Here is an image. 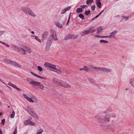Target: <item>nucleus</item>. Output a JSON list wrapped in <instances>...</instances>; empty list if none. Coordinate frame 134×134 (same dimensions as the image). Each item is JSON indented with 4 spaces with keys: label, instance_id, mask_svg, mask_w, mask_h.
Returning a JSON list of instances; mask_svg holds the SVG:
<instances>
[{
    "label": "nucleus",
    "instance_id": "680f3d73",
    "mask_svg": "<svg viewBox=\"0 0 134 134\" xmlns=\"http://www.w3.org/2000/svg\"><path fill=\"white\" fill-rule=\"evenodd\" d=\"M31 33L33 34H34V32L33 31H32L31 32Z\"/></svg>",
    "mask_w": 134,
    "mask_h": 134
},
{
    "label": "nucleus",
    "instance_id": "f03ea898",
    "mask_svg": "<svg viewBox=\"0 0 134 134\" xmlns=\"http://www.w3.org/2000/svg\"><path fill=\"white\" fill-rule=\"evenodd\" d=\"M25 109L29 114L33 117L35 119L37 120L39 119L38 116L36 114L33 109L31 107L28 106L26 108H25Z\"/></svg>",
    "mask_w": 134,
    "mask_h": 134
},
{
    "label": "nucleus",
    "instance_id": "f704fd0d",
    "mask_svg": "<svg viewBox=\"0 0 134 134\" xmlns=\"http://www.w3.org/2000/svg\"><path fill=\"white\" fill-rule=\"evenodd\" d=\"M88 81L91 83H94L95 82L94 80L92 79H88Z\"/></svg>",
    "mask_w": 134,
    "mask_h": 134
},
{
    "label": "nucleus",
    "instance_id": "f3484780",
    "mask_svg": "<svg viewBox=\"0 0 134 134\" xmlns=\"http://www.w3.org/2000/svg\"><path fill=\"white\" fill-rule=\"evenodd\" d=\"M8 85L10 86H12L13 87L16 89L18 90L19 91L20 90V89L17 87V86L15 85L12 84L11 82H9L8 83Z\"/></svg>",
    "mask_w": 134,
    "mask_h": 134
},
{
    "label": "nucleus",
    "instance_id": "8fccbe9b",
    "mask_svg": "<svg viewBox=\"0 0 134 134\" xmlns=\"http://www.w3.org/2000/svg\"><path fill=\"white\" fill-rule=\"evenodd\" d=\"M17 128L16 127V128L14 130L13 133L14 134H16L17 133Z\"/></svg>",
    "mask_w": 134,
    "mask_h": 134
},
{
    "label": "nucleus",
    "instance_id": "bb28decb",
    "mask_svg": "<svg viewBox=\"0 0 134 134\" xmlns=\"http://www.w3.org/2000/svg\"><path fill=\"white\" fill-rule=\"evenodd\" d=\"M55 70V71H54L56 72L58 74H61L62 73V72L61 70L60 69H56Z\"/></svg>",
    "mask_w": 134,
    "mask_h": 134
},
{
    "label": "nucleus",
    "instance_id": "e2e57ef3",
    "mask_svg": "<svg viewBox=\"0 0 134 134\" xmlns=\"http://www.w3.org/2000/svg\"><path fill=\"white\" fill-rule=\"evenodd\" d=\"M0 93H3V92L0 89Z\"/></svg>",
    "mask_w": 134,
    "mask_h": 134
},
{
    "label": "nucleus",
    "instance_id": "4c0bfd02",
    "mask_svg": "<svg viewBox=\"0 0 134 134\" xmlns=\"http://www.w3.org/2000/svg\"><path fill=\"white\" fill-rule=\"evenodd\" d=\"M12 48L14 50H15L16 49H18V48H20V47H19L17 46H13L12 47Z\"/></svg>",
    "mask_w": 134,
    "mask_h": 134
},
{
    "label": "nucleus",
    "instance_id": "de8ad7c7",
    "mask_svg": "<svg viewBox=\"0 0 134 134\" xmlns=\"http://www.w3.org/2000/svg\"><path fill=\"white\" fill-rule=\"evenodd\" d=\"M1 81L7 87H8L10 90H11V88L9 87V86H8L7 85H6L5 83L4 82H3L2 81Z\"/></svg>",
    "mask_w": 134,
    "mask_h": 134
},
{
    "label": "nucleus",
    "instance_id": "6e6d98bb",
    "mask_svg": "<svg viewBox=\"0 0 134 134\" xmlns=\"http://www.w3.org/2000/svg\"><path fill=\"white\" fill-rule=\"evenodd\" d=\"M80 71H82V70H84V68H81L80 69Z\"/></svg>",
    "mask_w": 134,
    "mask_h": 134
},
{
    "label": "nucleus",
    "instance_id": "338daca9",
    "mask_svg": "<svg viewBox=\"0 0 134 134\" xmlns=\"http://www.w3.org/2000/svg\"><path fill=\"white\" fill-rule=\"evenodd\" d=\"M2 114V113H0V115H1Z\"/></svg>",
    "mask_w": 134,
    "mask_h": 134
},
{
    "label": "nucleus",
    "instance_id": "393cba45",
    "mask_svg": "<svg viewBox=\"0 0 134 134\" xmlns=\"http://www.w3.org/2000/svg\"><path fill=\"white\" fill-rule=\"evenodd\" d=\"M96 3L99 8H100L101 7V3L100 2V1H96Z\"/></svg>",
    "mask_w": 134,
    "mask_h": 134
},
{
    "label": "nucleus",
    "instance_id": "f257e3e1",
    "mask_svg": "<svg viewBox=\"0 0 134 134\" xmlns=\"http://www.w3.org/2000/svg\"><path fill=\"white\" fill-rule=\"evenodd\" d=\"M20 9L25 14L30 15L33 17H35L36 15L29 8L26 7H22Z\"/></svg>",
    "mask_w": 134,
    "mask_h": 134
},
{
    "label": "nucleus",
    "instance_id": "3c124183",
    "mask_svg": "<svg viewBox=\"0 0 134 134\" xmlns=\"http://www.w3.org/2000/svg\"><path fill=\"white\" fill-rule=\"evenodd\" d=\"M81 7L82 8H84L86 7H87V6L86 5H81Z\"/></svg>",
    "mask_w": 134,
    "mask_h": 134
},
{
    "label": "nucleus",
    "instance_id": "a19ab883",
    "mask_svg": "<svg viewBox=\"0 0 134 134\" xmlns=\"http://www.w3.org/2000/svg\"><path fill=\"white\" fill-rule=\"evenodd\" d=\"M0 43L3 44L6 46L7 47H9V46L8 44L5 43L3 42L0 41Z\"/></svg>",
    "mask_w": 134,
    "mask_h": 134
},
{
    "label": "nucleus",
    "instance_id": "0eeeda50",
    "mask_svg": "<svg viewBox=\"0 0 134 134\" xmlns=\"http://www.w3.org/2000/svg\"><path fill=\"white\" fill-rule=\"evenodd\" d=\"M95 118L98 122L100 123H105L104 117L103 116H95Z\"/></svg>",
    "mask_w": 134,
    "mask_h": 134
},
{
    "label": "nucleus",
    "instance_id": "5701e85b",
    "mask_svg": "<svg viewBox=\"0 0 134 134\" xmlns=\"http://www.w3.org/2000/svg\"><path fill=\"white\" fill-rule=\"evenodd\" d=\"M31 74H32L34 76H36V77H37L38 78H41V79H45V80L46 79V78H45V77H42L39 76L38 75H36V74H35L33 72H31Z\"/></svg>",
    "mask_w": 134,
    "mask_h": 134
},
{
    "label": "nucleus",
    "instance_id": "dca6fc26",
    "mask_svg": "<svg viewBox=\"0 0 134 134\" xmlns=\"http://www.w3.org/2000/svg\"><path fill=\"white\" fill-rule=\"evenodd\" d=\"M71 8V7L69 6L66 8L63 9L61 12V14H63L66 12V11L69 10Z\"/></svg>",
    "mask_w": 134,
    "mask_h": 134
},
{
    "label": "nucleus",
    "instance_id": "c03bdc74",
    "mask_svg": "<svg viewBox=\"0 0 134 134\" xmlns=\"http://www.w3.org/2000/svg\"><path fill=\"white\" fill-rule=\"evenodd\" d=\"M90 10L86 11L85 12V13L87 15H88L90 13Z\"/></svg>",
    "mask_w": 134,
    "mask_h": 134
},
{
    "label": "nucleus",
    "instance_id": "603ef678",
    "mask_svg": "<svg viewBox=\"0 0 134 134\" xmlns=\"http://www.w3.org/2000/svg\"><path fill=\"white\" fill-rule=\"evenodd\" d=\"M5 121V120L4 119H2V124L3 125Z\"/></svg>",
    "mask_w": 134,
    "mask_h": 134
},
{
    "label": "nucleus",
    "instance_id": "774afa93",
    "mask_svg": "<svg viewBox=\"0 0 134 134\" xmlns=\"http://www.w3.org/2000/svg\"><path fill=\"white\" fill-rule=\"evenodd\" d=\"M0 33L1 34H2V31H1L0 32Z\"/></svg>",
    "mask_w": 134,
    "mask_h": 134
},
{
    "label": "nucleus",
    "instance_id": "a878e982",
    "mask_svg": "<svg viewBox=\"0 0 134 134\" xmlns=\"http://www.w3.org/2000/svg\"><path fill=\"white\" fill-rule=\"evenodd\" d=\"M129 82L130 83L134 88V79H131L130 80Z\"/></svg>",
    "mask_w": 134,
    "mask_h": 134
},
{
    "label": "nucleus",
    "instance_id": "bf43d9fd",
    "mask_svg": "<svg viewBox=\"0 0 134 134\" xmlns=\"http://www.w3.org/2000/svg\"><path fill=\"white\" fill-rule=\"evenodd\" d=\"M23 37L24 38H25L27 36H26L25 35H23Z\"/></svg>",
    "mask_w": 134,
    "mask_h": 134
},
{
    "label": "nucleus",
    "instance_id": "473e14b6",
    "mask_svg": "<svg viewBox=\"0 0 134 134\" xmlns=\"http://www.w3.org/2000/svg\"><path fill=\"white\" fill-rule=\"evenodd\" d=\"M4 61L5 62H7V63L8 64H11L12 61L11 60L7 59H5L4 60Z\"/></svg>",
    "mask_w": 134,
    "mask_h": 134
},
{
    "label": "nucleus",
    "instance_id": "6ab92c4d",
    "mask_svg": "<svg viewBox=\"0 0 134 134\" xmlns=\"http://www.w3.org/2000/svg\"><path fill=\"white\" fill-rule=\"evenodd\" d=\"M55 24L58 28H62V27L63 25L62 24L59 22L57 21L55 22Z\"/></svg>",
    "mask_w": 134,
    "mask_h": 134
},
{
    "label": "nucleus",
    "instance_id": "7c9ffc66",
    "mask_svg": "<svg viewBox=\"0 0 134 134\" xmlns=\"http://www.w3.org/2000/svg\"><path fill=\"white\" fill-rule=\"evenodd\" d=\"M93 2V0H87L86 4L87 5H89V4L92 3Z\"/></svg>",
    "mask_w": 134,
    "mask_h": 134
},
{
    "label": "nucleus",
    "instance_id": "c85d7f7f",
    "mask_svg": "<svg viewBox=\"0 0 134 134\" xmlns=\"http://www.w3.org/2000/svg\"><path fill=\"white\" fill-rule=\"evenodd\" d=\"M49 68L53 69L55 70L56 69V65L51 64Z\"/></svg>",
    "mask_w": 134,
    "mask_h": 134
},
{
    "label": "nucleus",
    "instance_id": "f8f14e48",
    "mask_svg": "<svg viewBox=\"0 0 134 134\" xmlns=\"http://www.w3.org/2000/svg\"><path fill=\"white\" fill-rule=\"evenodd\" d=\"M77 36H75L74 35H68L65 38V39H75L77 38Z\"/></svg>",
    "mask_w": 134,
    "mask_h": 134
},
{
    "label": "nucleus",
    "instance_id": "b1692460",
    "mask_svg": "<svg viewBox=\"0 0 134 134\" xmlns=\"http://www.w3.org/2000/svg\"><path fill=\"white\" fill-rule=\"evenodd\" d=\"M109 129H110V131L113 132L115 131V128L114 126H112V125H110L109 127Z\"/></svg>",
    "mask_w": 134,
    "mask_h": 134
},
{
    "label": "nucleus",
    "instance_id": "0e129e2a",
    "mask_svg": "<svg viewBox=\"0 0 134 134\" xmlns=\"http://www.w3.org/2000/svg\"><path fill=\"white\" fill-rule=\"evenodd\" d=\"M98 36V35H95V37H97V36Z\"/></svg>",
    "mask_w": 134,
    "mask_h": 134
},
{
    "label": "nucleus",
    "instance_id": "2eb2a0df",
    "mask_svg": "<svg viewBox=\"0 0 134 134\" xmlns=\"http://www.w3.org/2000/svg\"><path fill=\"white\" fill-rule=\"evenodd\" d=\"M52 41L47 40L46 43V48L47 49H49L52 43Z\"/></svg>",
    "mask_w": 134,
    "mask_h": 134
},
{
    "label": "nucleus",
    "instance_id": "37998d69",
    "mask_svg": "<svg viewBox=\"0 0 134 134\" xmlns=\"http://www.w3.org/2000/svg\"><path fill=\"white\" fill-rule=\"evenodd\" d=\"M37 68L38 70L40 71H41L42 70V68L40 66H37Z\"/></svg>",
    "mask_w": 134,
    "mask_h": 134
},
{
    "label": "nucleus",
    "instance_id": "a18cd8bd",
    "mask_svg": "<svg viewBox=\"0 0 134 134\" xmlns=\"http://www.w3.org/2000/svg\"><path fill=\"white\" fill-rule=\"evenodd\" d=\"M53 39V38L51 37L50 36L48 37L47 40L51 41L52 42V39Z\"/></svg>",
    "mask_w": 134,
    "mask_h": 134
},
{
    "label": "nucleus",
    "instance_id": "4d7b16f0",
    "mask_svg": "<svg viewBox=\"0 0 134 134\" xmlns=\"http://www.w3.org/2000/svg\"><path fill=\"white\" fill-rule=\"evenodd\" d=\"M0 134H2V132L1 130L0 129Z\"/></svg>",
    "mask_w": 134,
    "mask_h": 134
},
{
    "label": "nucleus",
    "instance_id": "09e8293b",
    "mask_svg": "<svg viewBox=\"0 0 134 134\" xmlns=\"http://www.w3.org/2000/svg\"><path fill=\"white\" fill-rule=\"evenodd\" d=\"M123 18L124 19H125L126 20H127L129 19V17H126L125 16H123Z\"/></svg>",
    "mask_w": 134,
    "mask_h": 134
},
{
    "label": "nucleus",
    "instance_id": "e433bc0d",
    "mask_svg": "<svg viewBox=\"0 0 134 134\" xmlns=\"http://www.w3.org/2000/svg\"><path fill=\"white\" fill-rule=\"evenodd\" d=\"M84 70L88 72L89 70V69L88 67L87 66H84Z\"/></svg>",
    "mask_w": 134,
    "mask_h": 134
},
{
    "label": "nucleus",
    "instance_id": "58836bf2",
    "mask_svg": "<svg viewBox=\"0 0 134 134\" xmlns=\"http://www.w3.org/2000/svg\"><path fill=\"white\" fill-rule=\"evenodd\" d=\"M70 15H71V13L70 14V15L69 16V17L68 20V21L66 23V26L68 25L69 24V21H70Z\"/></svg>",
    "mask_w": 134,
    "mask_h": 134
},
{
    "label": "nucleus",
    "instance_id": "cd10ccee",
    "mask_svg": "<svg viewBox=\"0 0 134 134\" xmlns=\"http://www.w3.org/2000/svg\"><path fill=\"white\" fill-rule=\"evenodd\" d=\"M51 64L49 63L48 62H46L44 63V65L46 67H49Z\"/></svg>",
    "mask_w": 134,
    "mask_h": 134
},
{
    "label": "nucleus",
    "instance_id": "aec40b11",
    "mask_svg": "<svg viewBox=\"0 0 134 134\" xmlns=\"http://www.w3.org/2000/svg\"><path fill=\"white\" fill-rule=\"evenodd\" d=\"M48 35V32L47 31H44L43 34L42 36L43 38H45L47 37Z\"/></svg>",
    "mask_w": 134,
    "mask_h": 134
},
{
    "label": "nucleus",
    "instance_id": "79ce46f5",
    "mask_svg": "<svg viewBox=\"0 0 134 134\" xmlns=\"http://www.w3.org/2000/svg\"><path fill=\"white\" fill-rule=\"evenodd\" d=\"M35 39L40 42H41V40L39 39L38 37L37 36H35Z\"/></svg>",
    "mask_w": 134,
    "mask_h": 134
},
{
    "label": "nucleus",
    "instance_id": "72a5a7b5",
    "mask_svg": "<svg viewBox=\"0 0 134 134\" xmlns=\"http://www.w3.org/2000/svg\"><path fill=\"white\" fill-rule=\"evenodd\" d=\"M79 16L82 19H85L84 16L81 14H80L79 15Z\"/></svg>",
    "mask_w": 134,
    "mask_h": 134
},
{
    "label": "nucleus",
    "instance_id": "7ed1b4c3",
    "mask_svg": "<svg viewBox=\"0 0 134 134\" xmlns=\"http://www.w3.org/2000/svg\"><path fill=\"white\" fill-rule=\"evenodd\" d=\"M29 83L32 84L33 86H34L36 90H41L42 91L44 90V86L40 82H36L32 80L29 82Z\"/></svg>",
    "mask_w": 134,
    "mask_h": 134
},
{
    "label": "nucleus",
    "instance_id": "a211bd4d",
    "mask_svg": "<svg viewBox=\"0 0 134 134\" xmlns=\"http://www.w3.org/2000/svg\"><path fill=\"white\" fill-rule=\"evenodd\" d=\"M117 32V31H114L111 33L110 35L108 36V37L111 38V37H114L115 36V34Z\"/></svg>",
    "mask_w": 134,
    "mask_h": 134
},
{
    "label": "nucleus",
    "instance_id": "9d476101",
    "mask_svg": "<svg viewBox=\"0 0 134 134\" xmlns=\"http://www.w3.org/2000/svg\"><path fill=\"white\" fill-rule=\"evenodd\" d=\"M24 124L25 125L27 126V125H31L33 126H35L36 125V123L34 122H33L29 120H27L24 121Z\"/></svg>",
    "mask_w": 134,
    "mask_h": 134
},
{
    "label": "nucleus",
    "instance_id": "c9c22d12",
    "mask_svg": "<svg viewBox=\"0 0 134 134\" xmlns=\"http://www.w3.org/2000/svg\"><path fill=\"white\" fill-rule=\"evenodd\" d=\"M15 114V113L14 111L12 112V114L10 115V117L11 118H14V117Z\"/></svg>",
    "mask_w": 134,
    "mask_h": 134
},
{
    "label": "nucleus",
    "instance_id": "6e6552de",
    "mask_svg": "<svg viewBox=\"0 0 134 134\" xmlns=\"http://www.w3.org/2000/svg\"><path fill=\"white\" fill-rule=\"evenodd\" d=\"M93 68L105 72H110L111 71V70L110 69H108L103 67L95 66L93 67Z\"/></svg>",
    "mask_w": 134,
    "mask_h": 134
},
{
    "label": "nucleus",
    "instance_id": "49530a36",
    "mask_svg": "<svg viewBox=\"0 0 134 134\" xmlns=\"http://www.w3.org/2000/svg\"><path fill=\"white\" fill-rule=\"evenodd\" d=\"M95 8V5L92 6L91 7V9L92 10L94 11Z\"/></svg>",
    "mask_w": 134,
    "mask_h": 134
},
{
    "label": "nucleus",
    "instance_id": "ddd939ff",
    "mask_svg": "<svg viewBox=\"0 0 134 134\" xmlns=\"http://www.w3.org/2000/svg\"><path fill=\"white\" fill-rule=\"evenodd\" d=\"M10 64L15 66H17L18 67L20 68L21 67V66L20 64L17 63L16 62L12 61Z\"/></svg>",
    "mask_w": 134,
    "mask_h": 134
},
{
    "label": "nucleus",
    "instance_id": "20e7f679",
    "mask_svg": "<svg viewBox=\"0 0 134 134\" xmlns=\"http://www.w3.org/2000/svg\"><path fill=\"white\" fill-rule=\"evenodd\" d=\"M20 51H22L24 53L23 54L25 55L27 53H31L32 51L31 49L29 47L25 46H23L22 47L18 48Z\"/></svg>",
    "mask_w": 134,
    "mask_h": 134
},
{
    "label": "nucleus",
    "instance_id": "ea45409f",
    "mask_svg": "<svg viewBox=\"0 0 134 134\" xmlns=\"http://www.w3.org/2000/svg\"><path fill=\"white\" fill-rule=\"evenodd\" d=\"M100 43H108V41L104 40H101L100 41Z\"/></svg>",
    "mask_w": 134,
    "mask_h": 134
},
{
    "label": "nucleus",
    "instance_id": "864d4df0",
    "mask_svg": "<svg viewBox=\"0 0 134 134\" xmlns=\"http://www.w3.org/2000/svg\"><path fill=\"white\" fill-rule=\"evenodd\" d=\"M105 37H108V36H101V38H105Z\"/></svg>",
    "mask_w": 134,
    "mask_h": 134
},
{
    "label": "nucleus",
    "instance_id": "9b49d317",
    "mask_svg": "<svg viewBox=\"0 0 134 134\" xmlns=\"http://www.w3.org/2000/svg\"><path fill=\"white\" fill-rule=\"evenodd\" d=\"M59 85H61L66 88H69L71 87V86L69 84L67 83L66 82L63 81H60Z\"/></svg>",
    "mask_w": 134,
    "mask_h": 134
},
{
    "label": "nucleus",
    "instance_id": "39448f33",
    "mask_svg": "<svg viewBox=\"0 0 134 134\" xmlns=\"http://www.w3.org/2000/svg\"><path fill=\"white\" fill-rule=\"evenodd\" d=\"M94 26H91L88 29L84 31L81 33V36H83L90 34H92L96 31V30L94 29Z\"/></svg>",
    "mask_w": 134,
    "mask_h": 134
},
{
    "label": "nucleus",
    "instance_id": "13d9d810",
    "mask_svg": "<svg viewBox=\"0 0 134 134\" xmlns=\"http://www.w3.org/2000/svg\"><path fill=\"white\" fill-rule=\"evenodd\" d=\"M99 16V15L98 14V15H97V16H96L95 17V18H97V17H98Z\"/></svg>",
    "mask_w": 134,
    "mask_h": 134
},
{
    "label": "nucleus",
    "instance_id": "69168bd1",
    "mask_svg": "<svg viewBox=\"0 0 134 134\" xmlns=\"http://www.w3.org/2000/svg\"><path fill=\"white\" fill-rule=\"evenodd\" d=\"M122 134H127L126 133H122Z\"/></svg>",
    "mask_w": 134,
    "mask_h": 134
},
{
    "label": "nucleus",
    "instance_id": "2f4dec72",
    "mask_svg": "<svg viewBox=\"0 0 134 134\" xmlns=\"http://www.w3.org/2000/svg\"><path fill=\"white\" fill-rule=\"evenodd\" d=\"M111 118V117L113 118H114L116 117V116L115 114L114 113H111L110 114H109Z\"/></svg>",
    "mask_w": 134,
    "mask_h": 134
},
{
    "label": "nucleus",
    "instance_id": "4be33fe9",
    "mask_svg": "<svg viewBox=\"0 0 134 134\" xmlns=\"http://www.w3.org/2000/svg\"><path fill=\"white\" fill-rule=\"evenodd\" d=\"M103 31V27L100 26L97 29V33L99 34L100 33Z\"/></svg>",
    "mask_w": 134,
    "mask_h": 134
},
{
    "label": "nucleus",
    "instance_id": "5fc2aeb1",
    "mask_svg": "<svg viewBox=\"0 0 134 134\" xmlns=\"http://www.w3.org/2000/svg\"><path fill=\"white\" fill-rule=\"evenodd\" d=\"M104 11V10H102L99 14V15H100Z\"/></svg>",
    "mask_w": 134,
    "mask_h": 134
},
{
    "label": "nucleus",
    "instance_id": "c756f323",
    "mask_svg": "<svg viewBox=\"0 0 134 134\" xmlns=\"http://www.w3.org/2000/svg\"><path fill=\"white\" fill-rule=\"evenodd\" d=\"M82 10L81 8H78L76 12L78 13H79L80 12H82Z\"/></svg>",
    "mask_w": 134,
    "mask_h": 134
},
{
    "label": "nucleus",
    "instance_id": "412c9836",
    "mask_svg": "<svg viewBox=\"0 0 134 134\" xmlns=\"http://www.w3.org/2000/svg\"><path fill=\"white\" fill-rule=\"evenodd\" d=\"M60 81H62L61 80H58L56 78H53V83H56L57 85H59V83Z\"/></svg>",
    "mask_w": 134,
    "mask_h": 134
},
{
    "label": "nucleus",
    "instance_id": "4468645a",
    "mask_svg": "<svg viewBox=\"0 0 134 134\" xmlns=\"http://www.w3.org/2000/svg\"><path fill=\"white\" fill-rule=\"evenodd\" d=\"M104 117L105 120V123L109 122L110 121L111 118L109 114L106 115L105 116H104Z\"/></svg>",
    "mask_w": 134,
    "mask_h": 134
},
{
    "label": "nucleus",
    "instance_id": "052dcab7",
    "mask_svg": "<svg viewBox=\"0 0 134 134\" xmlns=\"http://www.w3.org/2000/svg\"><path fill=\"white\" fill-rule=\"evenodd\" d=\"M101 36H97L98 38H101Z\"/></svg>",
    "mask_w": 134,
    "mask_h": 134
},
{
    "label": "nucleus",
    "instance_id": "1a4fd4ad",
    "mask_svg": "<svg viewBox=\"0 0 134 134\" xmlns=\"http://www.w3.org/2000/svg\"><path fill=\"white\" fill-rule=\"evenodd\" d=\"M51 35L50 36L53 38V39L54 40H57V36L56 32L54 30L51 29L50 30Z\"/></svg>",
    "mask_w": 134,
    "mask_h": 134
},
{
    "label": "nucleus",
    "instance_id": "423d86ee",
    "mask_svg": "<svg viewBox=\"0 0 134 134\" xmlns=\"http://www.w3.org/2000/svg\"><path fill=\"white\" fill-rule=\"evenodd\" d=\"M23 96L25 99L30 102L32 103H37V99L34 96H33L31 98H30L24 94H23Z\"/></svg>",
    "mask_w": 134,
    "mask_h": 134
}]
</instances>
